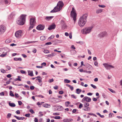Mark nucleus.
<instances>
[{
  "label": "nucleus",
  "mask_w": 122,
  "mask_h": 122,
  "mask_svg": "<svg viewBox=\"0 0 122 122\" xmlns=\"http://www.w3.org/2000/svg\"><path fill=\"white\" fill-rule=\"evenodd\" d=\"M45 26L43 25L40 24L37 26L36 29L39 30H42L44 29Z\"/></svg>",
  "instance_id": "obj_12"
},
{
  "label": "nucleus",
  "mask_w": 122,
  "mask_h": 122,
  "mask_svg": "<svg viewBox=\"0 0 122 122\" xmlns=\"http://www.w3.org/2000/svg\"><path fill=\"white\" fill-rule=\"evenodd\" d=\"M6 68L7 69L6 70V71L10 70L11 69V67H10L8 66H6Z\"/></svg>",
  "instance_id": "obj_31"
},
{
  "label": "nucleus",
  "mask_w": 122,
  "mask_h": 122,
  "mask_svg": "<svg viewBox=\"0 0 122 122\" xmlns=\"http://www.w3.org/2000/svg\"><path fill=\"white\" fill-rule=\"evenodd\" d=\"M91 98L86 96L83 98L82 100V102H84L85 101H86L87 102H89L91 101Z\"/></svg>",
  "instance_id": "obj_9"
},
{
  "label": "nucleus",
  "mask_w": 122,
  "mask_h": 122,
  "mask_svg": "<svg viewBox=\"0 0 122 122\" xmlns=\"http://www.w3.org/2000/svg\"><path fill=\"white\" fill-rule=\"evenodd\" d=\"M7 55L6 53H5L4 54H3L0 55V56L1 57H4L5 56Z\"/></svg>",
  "instance_id": "obj_38"
},
{
  "label": "nucleus",
  "mask_w": 122,
  "mask_h": 122,
  "mask_svg": "<svg viewBox=\"0 0 122 122\" xmlns=\"http://www.w3.org/2000/svg\"><path fill=\"white\" fill-rule=\"evenodd\" d=\"M70 103L69 102H65V106H66V107H68L69 106L68 105Z\"/></svg>",
  "instance_id": "obj_30"
},
{
  "label": "nucleus",
  "mask_w": 122,
  "mask_h": 122,
  "mask_svg": "<svg viewBox=\"0 0 122 122\" xmlns=\"http://www.w3.org/2000/svg\"><path fill=\"white\" fill-rule=\"evenodd\" d=\"M52 44V43L51 42H49L46 43L45 44V45H50Z\"/></svg>",
  "instance_id": "obj_61"
},
{
  "label": "nucleus",
  "mask_w": 122,
  "mask_h": 122,
  "mask_svg": "<svg viewBox=\"0 0 122 122\" xmlns=\"http://www.w3.org/2000/svg\"><path fill=\"white\" fill-rule=\"evenodd\" d=\"M79 71L81 72H86V71H84L82 69H80L79 70Z\"/></svg>",
  "instance_id": "obj_50"
},
{
  "label": "nucleus",
  "mask_w": 122,
  "mask_h": 122,
  "mask_svg": "<svg viewBox=\"0 0 122 122\" xmlns=\"http://www.w3.org/2000/svg\"><path fill=\"white\" fill-rule=\"evenodd\" d=\"M56 54L54 53H51V54H49L48 55H46V56H47L49 57H52L54 56L55 55H56Z\"/></svg>",
  "instance_id": "obj_17"
},
{
  "label": "nucleus",
  "mask_w": 122,
  "mask_h": 122,
  "mask_svg": "<svg viewBox=\"0 0 122 122\" xmlns=\"http://www.w3.org/2000/svg\"><path fill=\"white\" fill-rule=\"evenodd\" d=\"M107 35V33L105 31H103L101 32L98 36L100 37H103L106 36Z\"/></svg>",
  "instance_id": "obj_11"
},
{
  "label": "nucleus",
  "mask_w": 122,
  "mask_h": 122,
  "mask_svg": "<svg viewBox=\"0 0 122 122\" xmlns=\"http://www.w3.org/2000/svg\"><path fill=\"white\" fill-rule=\"evenodd\" d=\"M15 97L16 98L18 97H19V96L18 94L17 93H15Z\"/></svg>",
  "instance_id": "obj_54"
},
{
  "label": "nucleus",
  "mask_w": 122,
  "mask_h": 122,
  "mask_svg": "<svg viewBox=\"0 0 122 122\" xmlns=\"http://www.w3.org/2000/svg\"><path fill=\"white\" fill-rule=\"evenodd\" d=\"M18 103L19 105H21L22 103V102L20 101H18Z\"/></svg>",
  "instance_id": "obj_59"
},
{
  "label": "nucleus",
  "mask_w": 122,
  "mask_h": 122,
  "mask_svg": "<svg viewBox=\"0 0 122 122\" xmlns=\"http://www.w3.org/2000/svg\"><path fill=\"white\" fill-rule=\"evenodd\" d=\"M4 1L5 2V4L7 5L10 4V1H8L7 0H4Z\"/></svg>",
  "instance_id": "obj_25"
},
{
  "label": "nucleus",
  "mask_w": 122,
  "mask_h": 122,
  "mask_svg": "<svg viewBox=\"0 0 122 122\" xmlns=\"http://www.w3.org/2000/svg\"><path fill=\"white\" fill-rule=\"evenodd\" d=\"M85 108L83 109V110L85 111H89L90 110V107H88V106H84Z\"/></svg>",
  "instance_id": "obj_16"
},
{
  "label": "nucleus",
  "mask_w": 122,
  "mask_h": 122,
  "mask_svg": "<svg viewBox=\"0 0 122 122\" xmlns=\"http://www.w3.org/2000/svg\"><path fill=\"white\" fill-rule=\"evenodd\" d=\"M30 115V114L29 113L26 114L25 115V116L27 117H29Z\"/></svg>",
  "instance_id": "obj_63"
},
{
  "label": "nucleus",
  "mask_w": 122,
  "mask_h": 122,
  "mask_svg": "<svg viewBox=\"0 0 122 122\" xmlns=\"http://www.w3.org/2000/svg\"><path fill=\"white\" fill-rule=\"evenodd\" d=\"M44 52L46 54H48L50 53L49 51L48 50H44Z\"/></svg>",
  "instance_id": "obj_32"
},
{
  "label": "nucleus",
  "mask_w": 122,
  "mask_h": 122,
  "mask_svg": "<svg viewBox=\"0 0 122 122\" xmlns=\"http://www.w3.org/2000/svg\"><path fill=\"white\" fill-rule=\"evenodd\" d=\"M61 118V117L60 116H55L54 118L55 119H60Z\"/></svg>",
  "instance_id": "obj_35"
},
{
  "label": "nucleus",
  "mask_w": 122,
  "mask_h": 122,
  "mask_svg": "<svg viewBox=\"0 0 122 122\" xmlns=\"http://www.w3.org/2000/svg\"><path fill=\"white\" fill-rule=\"evenodd\" d=\"M109 90L110 91H111L113 93H115V91L112 89L111 88H109Z\"/></svg>",
  "instance_id": "obj_40"
},
{
  "label": "nucleus",
  "mask_w": 122,
  "mask_h": 122,
  "mask_svg": "<svg viewBox=\"0 0 122 122\" xmlns=\"http://www.w3.org/2000/svg\"><path fill=\"white\" fill-rule=\"evenodd\" d=\"M88 15L87 14H85L81 16L78 21L79 25L81 27H83L86 23V19Z\"/></svg>",
  "instance_id": "obj_1"
},
{
  "label": "nucleus",
  "mask_w": 122,
  "mask_h": 122,
  "mask_svg": "<svg viewBox=\"0 0 122 122\" xmlns=\"http://www.w3.org/2000/svg\"><path fill=\"white\" fill-rule=\"evenodd\" d=\"M29 111L32 114H34L35 113L34 112L32 109H30Z\"/></svg>",
  "instance_id": "obj_44"
},
{
  "label": "nucleus",
  "mask_w": 122,
  "mask_h": 122,
  "mask_svg": "<svg viewBox=\"0 0 122 122\" xmlns=\"http://www.w3.org/2000/svg\"><path fill=\"white\" fill-rule=\"evenodd\" d=\"M93 27L90 26L84 28L81 30V33L83 34L86 35L89 34L92 31Z\"/></svg>",
  "instance_id": "obj_3"
},
{
  "label": "nucleus",
  "mask_w": 122,
  "mask_h": 122,
  "mask_svg": "<svg viewBox=\"0 0 122 122\" xmlns=\"http://www.w3.org/2000/svg\"><path fill=\"white\" fill-rule=\"evenodd\" d=\"M103 65L106 69L107 70H110L111 68H114V67L113 66L107 63H103Z\"/></svg>",
  "instance_id": "obj_7"
},
{
  "label": "nucleus",
  "mask_w": 122,
  "mask_h": 122,
  "mask_svg": "<svg viewBox=\"0 0 122 122\" xmlns=\"http://www.w3.org/2000/svg\"><path fill=\"white\" fill-rule=\"evenodd\" d=\"M11 42V40L9 39H6L5 41V42L7 43H10Z\"/></svg>",
  "instance_id": "obj_29"
},
{
  "label": "nucleus",
  "mask_w": 122,
  "mask_h": 122,
  "mask_svg": "<svg viewBox=\"0 0 122 122\" xmlns=\"http://www.w3.org/2000/svg\"><path fill=\"white\" fill-rule=\"evenodd\" d=\"M18 78H16L15 79V81H21V80L20 79V76H18Z\"/></svg>",
  "instance_id": "obj_39"
},
{
  "label": "nucleus",
  "mask_w": 122,
  "mask_h": 122,
  "mask_svg": "<svg viewBox=\"0 0 122 122\" xmlns=\"http://www.w3.org/2000/svg\"><path fill=\"white\" fill-rule=\"evenodd\" d=\"M53 16H47L45 18V19L47 20H49L53 18Z\"/></svg>",
  "instance_id": "obj_18"
},
{
  "label": "nucleus",
  "mask_w": 122,
  "mask_h": 122,
  "mask_svg": "<svg viewBox=\"0 0 122 122\" xmlns=\"http://www.w3.org/2000/svg\"><path fill=\"white\" fill-rule=\"evenodd\" d=\"M81 90L79 89H77L76 90V93L77 94H80L81 92Z\"/></svg>",
  "instance_id": "obj_24"
},
{
  "label": "nucleus",
  "mask_w": 122,
  "mask_h": 122,
  "mask_svg": "<svg viewBox=\"0 0 122 122\" xmlns=\"http://www.w3.org/2000/svg\"><path fill=\"white\" fill-rule=\"evenodd\" d=\"M82 107L83 104H82L80 103L79 106V108L80 109H81L82 108Z\"/></svg>",
  "instance_id": "obj_46"
},
{
  "label": "nucleus",
  "mask_w": 122,
  "mask_h": 122,
  "mask_svg": "<svg viewBox=\"0 0 122 122\" xmlns=\"http://www.w3.org/2000/svg\"><path fill=\"white\" fill-rule=\"evenodd\" d=\"M94 65L98 67V64L97 61H95L94 62Z\"/></svg>",
  "instance_id": "obj_36"
},
{
  "label": "nucleus",
  "mask_w": 122,
  "mask_h": 122,
  "mask_svg": "<svg viewBox=\"0 0 122 122\" xmlns=\"http://www.w3.org/2000/svg\"><path fill=\"white\" fill-rule=\"evenodd\" d=\"M102 11V10L101 9H99L96 10V13L98 14L101 13Z\"/></svg>",
  "instance_id": "obj_23"
},
{
  "label": "nucleus",
  "mask_w": 122,
  "mask_h": 122,
  "mask_svg": "<svg viewBox=\"0 0 122 122\" xmlns=\"http://www.w3.org/2000/svg\"><path fill=\"white\" fill-rule=\"evenodd\" d=\"M10 95L12 97H14V95L13 93L12 92L10 91Z\"/></svg>",
  "instance_id": "obj_33"
},
{
  "label": "nucleus",
  "mask_w": 122,
  "mask_h": 122,
  "mask_svg": "<svg viewBox=\"0 0 122 122\" xmlns=\"http://www.w3.org/2000/svg\"><path fill=\"white\" fill-rule=\"evenodd\" d=\"M98 6L100 7H101V8H105V6L104 5H98Z\"/></svg>",
  "instance_id": "obj_45"
},
{
  "label": "nucleus",
  "mask_w": 122,
  "mask_h": 122,
  "mask_svg": "<svg viewBox=\"0 0 122 122\" xmlns=\"http://www.w3.org/2000/svg\"><path fill=\"white\" fill-rule=\"evenodd\" d=\"M56 27V25L54 24H53L48 27V29L49 30H51L52 29H54Z\"/></svg>",
  "instance_id": "obj_14"
},
{
  "label": "nucleus",
  "mask_w": 122,
  "mask_h": 122,
  "mask_svg": "<svg viewBox=\"0 0 122 122\" xmlns=\"http://www.w3.org/2000/svg\"><path fill=\"white\" fill-rule=\"evenodd\" d=\"M53 114L55 116H57L60 115V113L59 112H56L53 113Z\"/></svg>",
  "instance_id": "obj_41"
},
{
  "label": "nucleus",
  "mask_w": 122,
  "mask_h": 122,
  "mask_svg": "<svg viewBox=\"0 0 122 122\" xmlns=\"http://www.w3.org/2000/svg\"><path fill=\"white\" fill-rule=\"evenodd\" d=\"M70 82V80L67 79H65L64 80V82L65 83H69Z\"/></svg>",
  "instance_id": "obj_28"
},
{
  "label": "nucleus",
  "mask_w": 122,
  "mask_h": 122,
  "mask_svg": "<svg viewBox=\"0 0 122 122\" xmlns=\"http://www.w3.org/2000/svg\"><path fill=\"white\" fill-rule=\"evenodd\" d=\"M66 85L68 86V87H69L71 90L72 91L73 90V86H71L70 85L67 84Z\"/></svg>",
  "instance_id": "obj_26"
},
{
  "label": "nucleus",
  "mask_w": 122,
  "mask_h": 122,
  "mask_svg": "<svg viewBox=\"0 0 122 122\" xmlns=\"http://www.w3.org/2000/svg\"><path fill=\"white\" fill-rule=\"evenodd\" d=\"M16 113L17 114H20V112L19 110H17L16 112Z\"/></svg>",
  "instance_id": "obj_62"
},
{
  "label": "nucleus",
  "mask_w": 122,
  "mask_h": 122,
  "mask_svg": "<svg viewBox=\"0 0 122 122\" xmlns=\"http://www.w3.org/2000/svg\"><path fill=\"white\" fill-rule=\"evenodd\" d=\"M14 60L16 61H21L22 60V59L20 57L19 58H14Z\"/></svg>",
  "instance_id": "obj_21"
},
{
  "label": "nucleus",
  "mask_w": 122,
  "mask_h": 122,
  "mask_svg": "<svg viewBox=\"0 0 122 122\" xmlns=\"http://www.w3.org/2000/svg\"><path fill=\"white\" fill-rule=\"evenodd\" d=\"M20 72L22 74H25V72L23 70H21L20 71Z\"/></svg>",
  "instance_id": "obj_52"
},
{
  "label": "nucleus",
  "mask_w": 122,
  "mask_h": 122,
  "mask_svg": "<svg viewBox=\"0 0 122 122\" xmlns=\"http://www.w3.org/2000/svg\"><path fill=\"white\" fill-rule=\"evenodd\" d=\"M36 78H37L36 79V80H38L39 82H42V81L41 80L42 78L40 76H38L36 77Z\"/></svg>",
  "instance_id": "obj_19"
},
{
  "label": "nucleus",
  "mask_w": 122,
  "mask_h": 122,
  "mask_svg": "<svg viewBox=\"0 0 122 122\" xmlns=\"http://www.w3.org/2000/svg\"><path fill=\"white\" fill-rule=\"evenodd\" d=\"M113 116V113H110L109 114V117H111Z\"/></svg>",
  "instance_id": "obj_48"
},
{
  "label": "nucleus",
  "mask_w": 122,
  "mask_h": 122,
  "mask_svg": "<svg viewBox=\"0 0 122 122\" xmlns=\"http://www.w3.org/2000/svg\"><path fill=\"white\" fill-rule=\"evenodd\" d=\"M24 118V117H18V118L17 119L18 120H23Z\"/></svg>",
  "instance_id": "obj_43"
},
{
  "label": "nucleus",
  "mask_w": 122,
  "mask_h": 122,
  "mask_svg": "<svg viewBox=\"0 0 122 122\" xmlns=\"http://www.w3.org/2000/svg\"><path fill=\"white\" fill-rule=\"evenodd\" d=\"M5 93L4 92H2L0 93V95L1 96H3L4 95Z\"/></svg>",
  "instance_id": "obj_60"
},
{
  "label": "nucleus",
  "mask_w": 122,
  "mask_h": 122,
  "mask_svg": "<svg viewBox=\"0 0 122 122\" xmlns=\"http://www.w3.org/2000/svg\"><path fill=\"white\" fill-rule=\"evenodd\" d=\"M61 9L57 5L55 7L54 9L51 11V13H54L59 11L61 10Z\"/></svg>",
  "instance_id": "obj_8"
},
{
  "label": "nucleus",
  "mask_w": 122,
  "mask_h": 122,
  "mask_svg": "<svg viewBox=\"0 0 122 122\" xmlns=\"http://www.w3.org/2000/svg\"><path fill=\"white\" fill-rule=\"evenodd\" d=\"M28 74L29 75L32 76H33V73L32 71L28 70Z\"/></svg>",
  "instance_id": "obj_15"
},
{
  "label": "nucleus",
  "mask_w": 122,
  "mask_h": 122,
  "mask_svg": "<svg viewBox=\"0 0 122 122\" xmlns=\"http://www.w3.org/2000/svg\"><path fill=\"white\" fill-rule=\"evenodd\" d=\"M34 121L35 122H38V119L36 118H35L34 119Z\"/></svg>",
  "instance_id": "obj_64"
},
{
  "label": "nucleus",
  "mask_w": 122,
  "mask_h": 122,
  "mask_svg": "<svg viewBox=\"0 0 122 122\" xmlns=\"http://www.w3.org/2000/svg\"><path fill=\"white\" fill-rule=\"evenodd\" d=\"M11 116V114L10 113H8L7 116V117L8 118H9Z\"/></svg>",
  "instance_id": "obj_49"
},
{
  "label": "nucleus",
  "mask_w": 122,
  "mask_h": 122,
  "mask_svg": "<svg viewBox=\"0 0 122 122\" xmlns=\"http://www.w3.org/2000/svg\"><path fill=\"white\" fill-rule=\"evenodd\" d=\"M26 15H21L18 20L17 21V23L20 25H23L24 24L25 21Z\"/></svg>",
  "instance_id": "obj_2"
},
{
  "label": "nucleus",
  "mask_w": 122,
  "mask_h": 122,
  "mask_svg": "<svg viewBox=\"0 0 122 122\" xmlns=\"http://www.w3.org/2000/svg\"><path fill=\"white\" fill-rule=\"evenodd\" d=\"M71 51H72L73 52V54H75L76 53V51L75 50H71Z\"/></svg>",
  "instance_id": "obj_56"
},
{
  "label": "nucleus",
  "mask_w": 122,
  "mask_h": 122,
  "mask_svg": "<svg viewBox=\"0 0 122 122\" xmlns=\"http://www.w3.org/2000/svg\"><path fill=\"white\" fill-rule=\"evenodd\" d=\"M24 86L25 87H26V88H27V89L28 90L29 89V86H28L27 85H25Z\"/></svg>",
  "instance_id": "obj_57"
},
{
  "label": "nucleus",
  "mask_w": 122,
  "mask_h": 122,
  "mask_svg": "<svg viewBox=\"0 0 122 122\" xmlns=\"http://www.w3.org/2000/svg\"><path fill=\"white\" fill-rule=\"evenodd\" d=\"M46 37L44 36H41L40 37V39L41 41H44L46 39Z\"/></svg>",
  "instance_id": "obj_27"
},
{
  "label": "nucleus",
  "mask_w": 122,
  "mask_h": 122,
  "mask_svg": "<svg viewBox=\"0 0 122 122\" xmlns=\"http://www.w3.org/2000/svg\"><path fill=\"white\" fill-rule=\"evenodd\" d=\"M42 106L46 108H49L50 107V105L46 103L45 104L43 105Z\"/></svg>",
  "instance_id": "obj_20"
},
{
  "label": "nucleus",
  "mask_w": 122,
  "mask_h": 122,
  "mask_svg": "<svg viewBox=\"0 0 122 122\" xmlns=\"http://www.w3.org/2000/svg\"><path fill=\"white\" fill-rule=\"evenodd\" d=\"M57 5L61 9L64 5V4L62 1H59Z\"/></svg>",
  "instance_id": "obj_13"
},
{
  "label": "nucleus",
  "mask_w": 122,
  "mask_h": 122,
  "mask_svg": "<svg viewBox=\"0 0 122 122\" xmlns=\"http://www.w3.org/2000/svg\"><path fill=\"white\" fill-rule=\"evenodd\" d=\"M23 34V31L19 30L16 31L15 33V36L17 39L21 38Z\"/></svg>",
  "instance_id": "obj_5"
},
{
  "label": "nucleus",
  "mask_w": 122,
  "mask_h": 122,
  "mask_svg": "<svg viewBox=\"0 0 122 122\" xmlns=\"http://www.w3.org/2000/svg\"><path fill=\"white\" fill-rule=\"evenodd\" d=\"M6 30V27L2 25L0 26V34L3 33Z\"/></svg>",
  "instance_id": "obj_10"
},
{
  "label": "nucleus",
  "mask_w": 122,
  "mask_h": 122,
  "mask_svg": "<svg viewBox=\"0 0 122 122\" xmlns=\"http://www.w3.org/2000/svg\"><path fill=\"white\" fill-rule=\"evenodd\" d=\"M63 93H64L63 91H60L59 92V93L60 94H63Z\"/></svg>",
  "instance_id": "obj_53"
},
{
  "label": "nucleus",
  "mask_w": 122,
  "mask_h": 122,
  "mask_svg": "<svg viewBox=\"0 0 122 122\" xmlns=\"http://www.w3.org/2000/svg\"><path fill=\"white\" fill-rule=\"evenodd\" d=\"M41 65L43 66H45L46 65V64L45 62H44L42 63Z\"/></svg>",
  "instance_id": "obj_55"
},
{
  "label": "nucleus",
  "mask_w": 122,
  "mask_h": 122,
  "mask_svg": "<svg viewBox=\"0 0 122 122\" xmlns=\"http://www.w3.org/2000/svg\"><path fill=\"white\" fill-rule=\"evenodd\" d=\"M30 26L29 29L32 28L36 24V17H32L30 19Z\"/></svg>",
  "instance_id": "obj_4"
},
{
  "label": "nucleus",
  "mask_w": 122,
  "mask_h": 122,
  "mask_svg": "<svg viewBox=\"0 0 122 122\" xmlns=\"http://www.w3.org/2000/svg\"><path fill=\"white\" fill-rule=\"evenodd\" d=\"M71 15L73 18V20L75 23L76 20V14L75 12V10L73 7L72 8V10L71 12Z\"/></svg>",
  "instance_id": "obj_6"
},
{
  "label": "nucleus",
  "mask_w": 122,
  "mask_h": 122,
  "mask_svg": "<svg viewBox=\"0 0 122 122\" xmlns=\"http://www.w3.org/2000/svg\"><path fill=\"white\" fill-rule=\"evenodd\" d=\"M89 104L88 103H84V106H89Z\"/></svg>",
  "instance_id": "obj_51"
},
{
  "label": "nucleus",
  "mask_w": 122,
  "mask_h": 122,
  "mask_svg": "<svg viewBox=\"0 0 122 122\" xmlns=\"http://www.w3.org/2000/svg\"><path fill=\"white\" fill-rule=\"evenodd\" d=\"M2 73H4L6 72V71L3 69H0Z\"/></svg>",
  "instance_id": "obj_34"
},
{
  "label": "nucleus",
  "mask_w": 122,
  "mask_h": 122,
  "mask_svg": "<svg viewBox=\"0 0 122 122\" xmlns=\"http://www.w3.org/2000/svg\"><path fill=\"white\" fill-rule=\"evenodd\" d=\"M34 87L33 86H32L30 87V89L31 90H33L34 89Z\"/></svg>",
  "instance_id": "obj_58"
},
{
  "label": "nucleus",
  "mask_w": 122,
  "mask_h": 122,
  "mask_svg": "<svg viewBox=\"0 0 122 122\" xmlns=\"http://www.w3.org/2000/svg\"><path fill=\"white\" fill-rule=\"evenodd\" d=\"M54 81V79L53 78H52L51 79H49L48 80V82L51 83Z\"/></svg>",
  "instance_id": "obj_42"
},
{
  "label": "nucleus",
  "mask_w": 122,
  "mask_h": 122,
  "mask_svg": "<svg viewBox=\"0 0 122 122\" xmlns=\"http://www.w3.org/2000/svg\"><path fill=\"white\" fill-rule=\"evenodd\" d=\"M9 104L10 106L12 107H14L15 106V104L13 103L9 102Z\"/></svg>",
  "instance_id": "obj_22"
},
{
  "label": "nucleus",
  "mask_w": 122,
  "mask_h": 122,
  "mask_svg": "<svg viewBox=\"0 0 122 122\" xmlns=\"http://www.w3.org/2000/svg\"><path fill=\"white\" fill-rule=\"evenodd\" d=\"M91 86H92L93 88L94 89H96L97 87L95 85H93V84H91Z\"/></svg>",
  "instance_id": "obj_37"
},
{
  "label": "nucleus",
  "mask_w": 122,
  "mask_h": 122,
  "mask_svg": "<svg viewBox=\"0 0 122 122\" xmlns=\"http://www.w3.org/2000/svg\"><path fill=\"white\" fill-rule=\"evenodd\" d=\"M12 84L15 85H17V86H23V85L22 84H19V85H17V84H15L13 82V83H12Z\"/></svg>",
  "instance_id": "obj_47"
}]
</instances>
